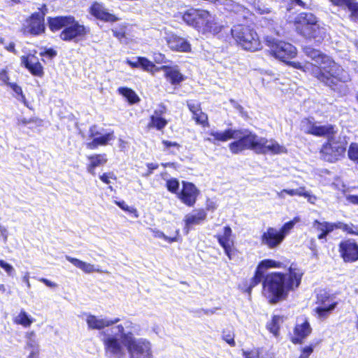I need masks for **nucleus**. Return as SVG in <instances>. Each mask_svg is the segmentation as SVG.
Here are the masks:
<instances>
[{
	"label": "nucleus",
	"instance_id": "35",
	"mask_svg": "<svg viewBox=\"0 0 358 358\" xmlns=\"http://www.w3.org/2000/svg\"><path fill=\"white\" fill-rule=\"evenodd\" d=\"M224 5L225 6L226 9L229 11L240 13L243 17H246L248 11L242 5L236 3L232 0H226Z\"/></svg>",
	"mask_w": 358,
	"mask_h": 358
},
{
	"label": "nucleus",
	"instance_id": "25",
	"mask_svg": "<svg viewBox=\"0 0 358 358\" xmlns=\"http://www.w3.org/2000/svg\"><path fill=\"white\" fill-rule=\"evenodd\" d=\"M21 62L33 75L41 76L43 74V68L34 55L22 56Z\"/></svg>",
	"mask_w": 358,
	"mask_h": 358
},
{
	"label": "nucleus",
	"instance_id": "18",
	"mask_svg": "<svg viewBox=\"0 0 358 358\" xmlns=\"http://www.w3.org/2000/svg\"><path fill=\"white\" fill-rule=\"evenodd\" d=\"M311 332L312 328L308 318L303 316L298 317L294 330L292 342L294 343H301Z\"/></svg>",
	"mask_w": 358,
	"mask_h": 358
},
{
	"label": "nucleus",
	"instance_id": "8",
	"mask_svg": "<svg viewBox=\"0 0 358 358\" xmlns=\"http://www.w3.org/2000/svg\"><path fill=\"white\" fill-rule=\"evenodd\" d=\"M338 304L334 295L324 290L320 291L316 295L315 307L313 309L315 316L320 321L327 320Z\"/></svg>",
	"mask_w": 358,
	"mask_h": 358
},
{
	"label": "nucleus",
	"instance_id": "36",
	"mask_svg": "<svg viewBox=\"0 0 358 358\" xmlns=\"http://www.w3.org/2000/svg\"><path fill=\"white\" fill-rule=\"evenodd\" d=\"M120 94L127 99L130 103H135L139 101V98L136 92L128 87H120L117 90Z\"/></svg>",
	"mask_w": 358,
	"mask_h": 358
},
{
	"label": "nucleus",
	"instance_id": "27",
	"mask_svg": "<svg viewBox=\"0 0 358 358\" xmlns=\"http://www.w3.org/2000/svg\"><path fill=\"white\" fill-rule=\"evenodd\" d=\"M206 217V213L203 209L194 210L192 213H189L185 217V230L187 234L192 226L199 224L202 221L205 220Z\"/></svg>",
	"mask_w": 358,
	"mask_h": 358
},
{
	"label": "nucleus",
	"instance_id": "50",
	"mask_svg": "<svg viewBox=\"0 0 358 358\" xmlns=\"http://www.w3.org/2000/svg\"><path fill=\"white\" fill-rule=\"evenodd\" d=\"M264 271H261L258 268H257L255 276L251 280L249 290H250L252 287L259 284L262 281Z\"/></svg>",
	"mask_w": 358,
	"mask_h": 358
},
{
	"label": "nucleus",
	"instance_id": "55",
	"mask_svg": "<svg viewBox=\"0 0 358 358\" xmlns=\"http://www.w3.org/2000/svg\"><path fill=\"white\" fill-rule=\"evenodd\" d=\"M260 349H253L250 351H243V355L245 358H259Z\"/></svg>",
	"mask_w": 358,
	"mask_h": 358
},
{
	"label": "nucleus",
	"instance_id": "19",
	"mask_svg": "<svg viewBox=\"0 0 358 358\" xmlns=\"http://www.w3.org/2000/svg\"><path fill=\"white\" fill-rule=\"evenodd\" d=\"M87 32L86 27L75 21L72 17V22L66 26L62 31L60 37L63 41H71L78 37L84 36Z\"/></svg>",
	"mask_w": 358,
	"mask_h": 358
},
{
	"label": "nucleus",
	"instance_id": "42",
	"mask_svg": "<svg viewBox=\"0 0 358 358\" xmlns=\"http://www.w3.org/2000/svg\"><path fill=\"white\" fill-rule=\"evenodd\" d=\"M316 123L310 119H303L301 122V129L306 134L314 135Z\"/></svg>",
	"mask_w": 358,
	"mask_h": 358
},
{
	"label": "nucleus",
	"instance_id": "28",
	"mask_svg": "<svg viewBox=\"0 0 358 358\" xmlns=\"http://www.w3.org/2000/svg\"><path fill=\"white\" fill-rule=\"evenodd\" d=\"M164 113L165 108L164 107L155 110L150 116L148 127L155 128L157 130L163 129L168 124V121L163 117Z\"/></svg>",
	"mask_w": 358,
	"mask_h": 358
},
{
	"label": "nucleus",
	"instance_id": "60",
	"mask_svg": "<svg viewBox=\"0 0 358 358\" xmlns=\"http://www.w3.org/2000/svg\"><path fill=\"white\" fill-rule=\"evenodd\" d=\"M0 267L5 270L8 275H10L13 271L14 268L10 264L6 263L5 261L0 259Z\"/></svg>",
	"mask_w": 358,
	"mask_h": 358
},
{
	"label": "nucleus",
	"instance_id": "26",
	"mask_svg": "<svg viewBox=\"0 0 358 358\" xmlns=\"http://www.w3.org/2000/svg\"><path fill=\"white\" fill-rule=\"evenodd\" d=\"M159 70L164 71L166 78L172 84L178 85L185 80L178 66H162Z\"/></svg>",
	"mask_w": 358,
	"mask_h": 358
},
{
	"label": "nucleus",
	"instance_id": "61",
	"mask_svg": "<svg viewBox=\"0 0 358 358\" xmlns=\"http://www.w3.org/2000/svg\"><path fill=\"white\" fill-rule=\"evenodd\" d=\"M330 1L335 6H346L349 8V4L352 3L353 0H330Z\"/></svg>",
	"mask_w": 358,
	"mask_h": 358
},
{
	"label": "nucleus",
	"instance_id": "32",
	"mask_svg": "<svg viewBox=\"0 0 358 358\" xmlns=\"http://www.w3.org/2000/svg\"><path fill=\"white\" fill-rule=\"evenodd\" d=\"M72 22V17L71 16H64V17H50L48 19V24L50 29L55 31H57L62 28H66V26L69 24V23Z\"/></svg>",
	"mask_w": 358,
	"mask_h": 358
},
{
	"label": "nucleus",
	"instance_id": "5",
	"mask_svg": "<svg viewBox=\"0 0 358 358\" xmlns=\"http://www.w3.org/2000/svg\"><path fill=\"white\" fill-rule=\"evenodd\" d=\"M294 22L297 32L307 39L321 43L326 37L327 28L312 13H300Z\"/></svg>",
	"mask_w": 358,
	"mask_h": 358
},
{
	"label": "nucleus",
	"instance_id": "38",
	"mask_svg": "<svg viewBox=\"0 0 358 358\" xmlns=\"http://www.w3.org/2000/svg\"><path fill=\"white\" fill-rule=\"evenodd\" d=\"M301 221L299 217H295L292 220L285 223L279 229L284 239L290 233L295 224Z\"/></svg>",
	"mask_w": 358,
	"mask_h": 358
},
{
	"label": "nucleus",
	"instance_id": "56",
	"mask_svg": "<svg viewBox=\"0 0 358 358\" xmlns=\"http://www.w3.org/2000/svg\"><path fill=\"white\" fill-rule=\"evenodd\" d=\"M99 178L100 180L106 184H110V180H116L117 178L115 174L112 172L104 173L103 174L100 176Z\"/></svg>",
	"mask_w": 358,
	"mask_h": 358
},
{
	"label": "nucleus",
	"instance_id": "34",
	"mask_svg": "<svg viewBox=\"0 0 358 358\" xmlns=\"http://www.w3.org/2000/svg\"><path fill=\"white\" fill-rule=\"evenodd\" d=\"M335 133L334 127L331 124L320 125L316 123L314 135L327 136L328 138Z\"/></svg>",
	"mask_w": 358,
	"mask_h": 358
},
{
	"label": "nucleus",
	"instance_id": "21",
	"mask_svg": "<svg viewBox=\"0 0 358 358\" xmlns=\"http://www.w3.org/2000/svg\"><path fill=\"white\" fill-rule=\"evenodd\" d=\"M261 144L258 147L257 153L266 154L271 153L273 155H280L287 153V149L285 146L280 145L276 141L273 139L268 140L264 138L260 139Z\"/></svg>",
	"mask_w": 358,
	"mask_h": 358
},
{
	"label": "nucleus",
	"instance_id": "51",
	"mask_svg": "<svg viewBox=\"0 0 358 358\" xmlns=\"http://www.w3.org/2000/svg\"><path fill=\"white\" fill-rule=\"evenodd\" d=\"M150 231H152L154 237L159 238H163L165 241L172 243L176 241V238H170L166 236L162 231L156 229H150Z\"/></svg>",
	"mask_w": 358,
	"mask_h": 358
},
{
	"label": "nucleus",
	"instance_id": "20",
	"mask_svg": "<svg viewBox=\"0 0 358 358\" xmlns=\"http://www.w3.org/2000/svg\"><path fill=\"white\" fill-rule=\"evenodd\" d=\"M232 230L229 226L224 227L223 233L216 235L219 244L223 248L224 253L229 259H232L235 255L234 240L231 238Z\"/></svg>",
	"mask_w": 358,
	"mask_h": 358
},
{
	"label": "nucleus",
	"instance_id": "45",
	"mask_svg": "<svg viewBox=\"0 0 358 358\" xmlns=\"http://www.w3.org/2000/svg\"><path fill=\"white\" fill-rule=\"evenodd\" d=\"M8 87H10L13 90V91L16 94V98L19 101L22 102L26 106H28L25 96L23 94V92L21 87L15 83L8 84Z\"/></svg>",
	"mask_w": 358,
	"mask_h": 358
},
{
	"label": "nucleus",
	"instance_id": "48",
	"mask_svg": "<svg viewBox=\"0 0 358 358\" xmlns=\"http://www.w3.org/2000/svg\"><path fill=\"white\" fill-rule=\"evenodd\" d=\"M166 187L167 189L173 194H178L179 188V181L176 178H170L166 180Z\"/></svg>",
	"mask_w": 358,
	"mask_h": 358
},
{
	"label": "nucleus",
	"instance_id": "29",
	"mask_svg": "<svg viewBox=\"0 0 358 358\" xmlns=\"http://www.w3.org/2000/svg\"><path fill=\"white\" fill-rule=\"evenodd\" d=\"M88 164L87 171L92 176L95 175V169L106 164L108 159L106 154H95L87 157Z\"/></svg>",
	"mask_w": 358,
	"mask_h": 358
},
{
	"label": "nucleus",
	"instance_id": "59",
	"mask_svg": "<svg viewBox=\"0 0 358 358\" xmlns=\"http://www.w3.org/2000/svg\"><path fill=\"white\" fill-rule=\"evenodd\" d=\"M187 103L189 110L192 112V114L195 113L196 112H198L199 110L201 109L200 104L196 101H187Z\"/></svg>",
	"mask_w": 358,
	"mask_h": 358
},
{
	"label": "nucleus",
	"instance_id": "53",
	"mask_svg": "<svg viewBox=\"0 0 358 358\" xmlns=\"http://www.w3.org/2000/svg\"><path fill=\"white\" fill-rule=\"evenodd\" d=\"M301 196L306 198L308 202H309L311 204H315L317 199V196L313 194L310 191L306 190V187H304L303 189Z\"/></svg>",
	"mask_w": 358,
	"mask_h": 358
},
{
	"label": "nucleus",
	"instance_id": "7",
	"mask_svg": "<svg viewBox=\"0 0 358 358\" xmlns=\"http://www.w3.org/2000/svg\"><path fill=\"white\" fill-rule=\"evenodd\" d=\"M237 136L233 137V139H237L229 145V150L234 154H238L244 150H254L256 152L258 151L259 143L261 144V137L252 134L248 131L235 130Z\"/></svg>",
	"mask_w": 358,
	"mask_h": 358
},
{
	"label": "nucleus",
	"instance_id": "4",
	"mask_svg": "<svg viewBox=\"0 0 358 358\" xmlns=\"http://www.w3.org/2000/svg\"><path fill=\"white\" fill-rule=\"evenodd\" d=\"M183 21L190 27L203 34H217L222 30V25L215 16L206 10L191 8L182 15Z\"/></svg>",
	"mask_w": 358,
	"mask_h": 358
},
{
	"label": "nucleus",
	"instance_id": "10",
	"mask_svg": "<svg viewBox=\"0 0 358 358\" xmlns=\"http://www.w3.org/2000/svg\"><path fill=\"white\" fill-rule=\"evenodd\" d=\"M85 316L87 328L90 330H102L106 327H110L108 328V329H110L119 324L118 323L120 321L119 317L109 318L107 317H99L91 313H85ZM104 331H106V329L101 333V338H103L101 334ZM101 340L102 341V338H101Z\"/></svg>",
	"mask_w": 358,
	"mask_h": 358
},
{
	"label": "nucleus",
	"instance_id": "37",
	"mask_svg": "<svg viewBox=\"0 0 358 358\" xmlns=\"http://www.w3.org/2000/svg\"><path fill=\"white\" fill-rule=\"evenodd\" d=\"M283 263L273 259H264L259 262L257 268L261 271H265L269 268H285Z\"/></svg>",
	"mask_w": 358,
	"mask_h": 358
},
{
	"label": "nucleus",
	"instance_id": "64",
	"mask_svg": "<svg viewBox=\"0 0 358 358\" xmlns=\"http://www.w3.org/2000/svg\"><path fill=\"white\" fill-rule=\"evenodd\" d=\"M140 58L141 57H136L135 60H130L127 59L126 62L133 68H140Z\"/></svg>",
	"mask_w": 358,
	"mask_h": 358
},
{
	"label": "nucleus",
	"instance_id": "14",
	"mask_svg": "<svg viewBox=\"0 0 358 358\" xmlns=\"http://www.w3.org/2000/svg\"><path fill=\"white\" fill-rule=\"evenodd\" d=\"M199 194V190L192 182L182 181V188L178 193V198L187 206H193Z\"/></svg>",
	"mask_w": 358,
	"mask_h": 358
},
{
	"label": "nucleus",
	"instance_id": "6",
	"mask_svg": "<svg viewBox=\"0 0 358 358\" xmlns=\"http://www.w3.org/2000/svg\"><path fill=\"white\" fill-rule=\"evenodd\" d=\"M231 34L237 45L245 50L255 52L262 48L259 35L250 26L234 25L231 29Z\"/></svg>",
	"mask_w": 358,
	"mask_h": 358
},
{
	"label": "nucleus",
	"instance_id": "9",
	"mask_svg": "<svg viewBox=\"0 0 358 358\" xmlns=\"http://www.w3.org/2000/svg\"><path fill=\"white\" fill-rule=\"evenodd\" d=\"M266 44L269 47L271 54L282 62H285L287 59L296 55V48L289 43L268 36L266 38Z\"/></svg>",
	"mask_w": 358,
	"mask_h": 358
},
{
	"label": "nucleus",
	"instance_id": "1",
	"mask_svg": "<svg viewBox=\"0 0 358 358\" xmlns=\"http://www.w3.org/2000/svg\"><path fill=\"white\" fill-rule=\"evenodd\" d=\"M138 325L130 320L104 331L101 335L106 355L108 358H152L151 342L145 338H136Z\"/></svg>",
	"mask_w": 358,
	"mask_h": 358
},
{
	"label": "nucleus",
	"instance_id": "49",
	"mask_svg": "<svg viewBox=\"0 0 358 358\" xmlns=\"http://www.w3.org/2000/svg\"><path fill=\"white\" fill-rule=\"evenodd\" d=\"M115 203L123 210L126 211V212H128L129 213H131V214H134L135 215V217H137L138 215V213H137V210L134 208V207H131V206H129L125 201H115Z\"/></svg>",
	"mask_w": 358,
	"mask_h": 358
},
{
	"label": "nucleus",
	"instance_id": "11",
	"mask_svg": "<svg viewBox=\"0 0 358 358\" xmlns=\"http://www.w3.org/2000/svg\"><path fill=\"white\" fill-rule=\"evenodd\" d=\"M162 39L166 42L169 48L173 51L179 52H191L192 46L189 41L173 31L165 30L162 35Z\"/></svg>",
	"mask_w": 358,
	"mask_h": 358
},
{
	"label": "nucleus",
	"instance_id": "30",
	"mask_svg": "<svg viewBox=\"0 0 358 358\" xmlns=\"http://www.w3.org/2000/svg\"><path fill=\"white\" fill-rule=\"evenodd\" d=\"M66 259L85 273H92L93 272H101V271L99 268H97L95 265L92 264L90 263L83 262L82 260H80L74 257H71L68 255L66 256Z\"/></svg>",
	"mask_w": 358,
	"mask_h": 358
},
{
	"label": "nucleus",
	"instance_id": "40",
	"mask_svg": "<svg viewBox=\"0 0 358 358\" xmlns=\"http://www.w3.org/2000/svg\"><path fill=\"white\" fill-rule=\"evenodd\" d=\"M282 322V319L280 316L275 315L273 317L272 320L267 324V329L273 335L277 336L278 334L279 324Z\"/></svg>",
	"mask_w": 358,
	"mask_h": 358
},
{
	"label": "nucleus",
	"instance_id": "58",
	"mask_svg": "<svg viewBox=\"0 0 358 358\" xmlns=\"http://www.w3.org/2000/svg\"><path fill=\"white\" fill-rule=\"evenodd\" d=\"M222 338L229 345L232 347H234L236 345V343L234 341V334L233 333L227 334L226 332H224Z\"/></svg>",
	"mask_w": 358,
	"mask_h": 358
},
{
	"label": "nucleus",
	"instance_id": "43",
	"mask_svg": "<svg viewBox=\"0 0 358 358\" xmlns=\"http://www.w3.org/2000/svg\"><path fill=\"white\" fill-rule=\"evenodd\" d=\"M336 229H342L343 231H345L349 234L358 236V226H355L352 224H348L341 222H336Z\"/></svg>",
	"mask_w": 358,
	"mask_h": 358
},
{
	"label": "nucleus",
	"instance_id": "3",
	"mask_svg": "<svg viewBox=\"0 0 358 358\" xmlns=\"http://www.w3.org/2000/svg\"><path fill=\"white\" fill-rule=\"evenodd\" d=\"M303 275L302 270L294 264H291L285 273L275 272L267 275L263 282L264 296L270 303L285 299L289 292L299 287Z\"/></svg>",
	"mask_w": 358,
	"mask_h": 358
},
{
	"label": "nucleus",
	"instance_id": "33",
	"mask_svg": "<svg viewBox=\"0 0 358 358\" xmlns=\"http://www.w3.org/2000/svg\"><path fill=\"white\" fill-rule=\"evenodd\" d=\"M35 322V319L29 315L24 309L14 317L13 322L17 325H21L24 328H29Z\"/></svg>",
	"mask_w": 358,
	"mask_h": 358
},
{
	"label": "nucleus",
	"instance_id": "39",
	"mask_svg": "<svg viewBox=\"0 0 358 358\" xmlns=\"http://www.w3.org/2000/svg\"><path fill=\"white\" fill-rule=\"evenodd\" d=\"M305 187H300L297 189H283L280 192H277V196L280 199H285V194H288L291 196H301L302 192Z\"/></svg>",
	"mask_w": 358,
	"mask_h": 358
},
{
	"label": "nucleus",
	"instance_id": "2",
	"mask_svg": "<svg viewBox=\"0 0 358 358\" xmlns=\"http://www.w3.org/2000/svg\"><path fill=\"white\" fill-rule=\"evenodd\" d=\"M303 52L314 63L289 62V65L310 73L320 83L334 91L341 92L343 83L350 80V76L339 64L329 56L311 47H305Z\"/></svg>",
	"mask_w": 358,
	"mask_h": 358
},
{
	"label": "nucleus",
	"instance_id": "63",
	"mask_svg": "<svg viewBox=\"0 0 358 358\" xmlns=\"http://www.w3.org/2000/svg\"><path fill=\"white\" fill-rule=\"evenodd\" d=\"M57 55V52L55 50L52 49H48L44 51H42L40 52V55L42 57H48L49 58H52L55 57Z\"/></svg>",
	"mask_w": 358,
	"mask_h": 358
},
{
	"label": "nucleus",
	"instance_id": "47",
	"mask_svg": "<svg viewBox=\"0 0 358 358\" xmlns=\"http://www.w3.org/2000/svg\"><path fill=\"white\" fill-rule=\"evenodd\" d=\"M348 155L351 160L358 164V143H352L350 144Z\"/></svg>",
	"mask_w": 358,
	"mask_h": 358
},
{
	"label": "nucleus",
	"instance_id": "17",
	"mask_svg": "<svg viewBox=\"0 0 358 358\" xmlns=\"http://www.w3.org/2000/svg\"><path fill=\"white\" fill-rule=\"evenodd\" d=\"M339 252L345 262H354L358 260V245L352 239L341 242Z\"/></svg>",
	"mask_w": 358,
	"mask_h": 358
},
{
	"label": "nucleus",
	"instance_id": "23",
	"mask_svg": "<svg viewBox=\"0 0 358 358\" xmlns=\"http://www.w3.org/2000/svg\"><path fill=\"white\" fill-rule=\"evenodd\" d=\"M26 339L24 349L29 351L27 358H39L40 345L36 338V334L34 331L25 333Z\"/></svg>",
	"mask_w": 358,
	"mask_h": 358
},
{
	"label": "nucleus",
	"instance_id": "31",
	"mask_svg": "<svg viewBox=\"0 0 358 358\" xmlns=\"http://www.w3.org/2000/svg\"><path fill=\"white\" fill-rule=\"evenodd\" d=\"M313 227L320 232L318 235L319 239L324 238L328 234L333 231L335 229H336V222L331 223L327 222H320L318 220H315L313 224Z\"/></svg>",
	"mask_w": 358,
	"mask_h": 358
},
{
	"label": "nucleus",
	"instance_id": "52",
	"mask_svg": "<svg viewBox=\"0 0 358 358\" xmlns=\"http://www.w3.org/2000/svg\"><path fill=\"white\" fill-rule=\"evenodd\" d=\"M0 81L1 85H6L7 86L12 83L9 82V76L6 68L0 70Z\"/></svg>",
	"mask_w": 358,
	"mask_h": 358
},
{
	"label": "nucleus",
	"instance_id": "44",
	"mask_svg": "<svg viewBox=\"0 0 358 358\" xmlns=\"http://www.w3.org/2000/svg\"><path fill=\"white\" fill-rule=\"evenodd\" d=\"M140 68L152 73H154L155 71L159 70V69L156 68L155 65L152 62L145 57L140 58Z\"/></svg>",
	"mask_w": 358,
	"mask_h": 358
},
{
	"label": "nucleus",
	"instance_id": "62",
	"mask_svg": "<svg viewBox=\"0 0 358 358\" xmlns=\"http://www.w3.org/2000/svg\"><path fill=\"white\" fill-rule=\"evenodd\" d=\"M313 348L310 346H308V347L303 348V350L301 351V354L299 358H308L309 356L313 352Z\"/></svg>",
	"mask_w": 358,
	"mask_h": 358
},
{
	"label": "nucleus",
	"instance_id": "16",
	"mask_svg": "<svg viewBox=\"0 0 358 358\" xmlns=\"http://www.w3.org/2000/svg\"><path fill=\"white\" fill-rule=\"evenodd\" d=\"M90 136L93 138V139L91 142L86 144V147L90 150H94L100 145H106L109 141L115 138L113 131L101 135V133L96 130V126L90 127Z\"/></svg>",
	"mask_w": 358,
	"mask_h": 358
},
{
	"label": "nucleus",
	"instance_id": "46",
	"mask_svg": "<svg viewBox=\"0 0 358 358\" xmlns=\"http://www.w3.org/2000/svg\"><path fill=\"white\" fill-rule=\"evenodd\" d=\"M193 119L196 122L197 124H201L203 127L208 124V116L206 113L201 111V109L199 110L198 112L193 113Z\"/></svg>",
	"mask_w": 358,
	"mask_h": 358
},
{
	"label": "nucleus",
	"instance_id": "24",
	"mask_svg": "<svg viewBox=\"0 0 358 358\" xmlns=\"http://www.w3.org/2000/svg\"><path fill=\"white\" fill-rule=\"evenodd\" d=\"M90 13L97 19L106 22H115L119 20L117 17L108 13L102 3L97 2L90 7Z\"/></svg>",
	"mask_w": 358,
	"mask_h": 358
},
{
	"label": "nucleus",
	"instance_id": "22",
	"mask_svg": "<svg viewBox=\"0 0 358 358\" xmlns=\"http://www.w3.org/2000/svg\"><path fill=\"white\" fill-rule=\"evenodd\" d=\"M236 134L235 130L231 129H226L224 131L212 129L207 132L208 136L205 138V141L216 144L217 142H225L233 139V137L237 136Z\"/></svg>",
	"mask_w": 358,
	"mask_h": 358
},
{
	"label": "nucleus",
	"instance_id": "57",
	"mask_svg": "<svg viewBox=\"0 0 358 358\" xmlns=\"http://www.w3.org/2000/svg\"><path fill=\"white\" fill-rule=\"evenodd\" d=\"M349 10L351 12V15L355 20H358V3L353 1L352 3L349 4Z\"/></svg>",
	"mask_w": 358,
	"mask_h": 358
},
{
	"label": "nucleus",
	"instance_id": "12",
	"mask_svg": "<svg viewBox=\"0 0 358 358\" xmlns=\"http://www.w3.org/2000/svg\"><path fill=\"white\" fill-rule=\"evenodd\" d=\"M45 13L43 11L32 14L24 24V32L35 36L43 33L45 31Z\"/></svg>",
	"mask_w": 358,
	"mask_h": 358
},
{
	"label": "nucleus",
	"instance_id": "15",
	"mask_svg": "<svg viewBox=\"0 0 358 358\" xmlns=\"http://www.w3.org/2000/svg\"><path fill=\"white\" fill-rule=\"evenodd\" d=\"M344 151L345 148L342 143L336 141L333 136L328 138L327 143L321 149V152L325 156L324 159L331 162L337 159Z\"/></svg>",
	"mask_w": 358,
	"mask_h": 358
},
{
	"label": "nucleus",
	"instance_id": "41",
	"mask_svg": "<svg viewBox=\"0 0 358 358\" xmlns=\"http://www.w3.org/2000/svg\"><path fill=\"white\" fill-rule=\"evenodd\" d=\"M162 143L164 145V150L171 154H176L180 148V145L176 141L163 140Z\"/></svg>",
	"mask_w": 358,
	"mask_h": 358
},
{
	"label": "nucleus",
	"instance_id": "54",
	"mask_svg": "<svg viewBox=\"0 0 358 358\" xmlns=\"http://www.w3.org/2000/svg\"><path fill=\"white\" fill-rule=\"evenodd\" d=\"M32 122L36 123L38 126H41L42 124V120H39L38 118H30V119L21 118V119L18 120V124H21V125H24V126L27 125Z\"/></svg>",
	"mask_w": 358,
	"mask_h": 358
},
{
	"label": "nucleus",
	"instance_id": "13",
	"mask_svg": "<svg viewBox=\"0 0 358 358\" xmlns=\"http://www.w3.org/2000/svg\"><path fill=\"white\" fill-rule=\"evenodd\" d=\"M284 240L279 229L273 227H268L262 233L260 238L262 245H265L268 249L278 248Z\"/></svg>",
	"mask_w": 358,
	"mask_h": 358
}]
</instances>
